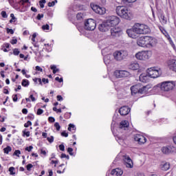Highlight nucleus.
I'll return each instance as SVG.
<instances>
[{
	"label": "nucleus",
	"instance_id": "obj_1",
	"mask_svg": "<svg viewBox=\"0 0 176 176\" xmlns=\"http://www.w3.org/2000/svg\"><path fill=\"white\" fill-rule=\"evenodd\" d=\"M133 30L138 35H146L151 32L149 26L145 24L135 23L133 25Z\"/></svg>",
	"mask_w": 176,
	"mask_h": 176
},
{
	"label": "nucleus",
	"instance_id": "obj_2",
	"mask_svg": "<svg viewBox=\"0 0 176 176\" xmlns=\"http://www.w3.org/2000/svg\"><path fill=\"white\" fill-rule=\"evenodd\" d=\"M116 10L118 16L122 19H125V20H130L131 19V12L126 7L120 6L116 8Z\"/></svg>",
	"mask_w": 176,
	"mask_h": 176
},
{
	"label": "nucleus",
	"instance_id": "obj_3",
	"mask_svg": "<svg viewBox=\"0 0 176 176\" xmlns=\"http://www.w3.org/2000/svg\"><path fill=\"white\" fill-rule=\"evenodd\" d=\"M135 57L137 60H140L141 61H146L152 57V51H142L135 54Z\"/></svg>",
	"mask_w": 176,
	"mask_h": 176
},
{
	"label": "nucleus",
	"instance_id": "obj_4",
	"mask_svg": "<svg viewBox=\"0 0 176 176\" xmlns=\"http://www.w3.org/2000/svg\"><path fill=\"white\" fill-rule=\"evenodd\" d=\"M113 56L116 61H122L129 56L127 50H118L113 52Z\"/></svg>",
	"mask_w": 176,
	"mask_h": 176
},
{
	"label": "nucleus",
	"instance_id": "obj_5",
	"mask_svg": "<svg viewBox=\"0 0 176 176\" xmlns=\"http://www.w3.org/2000/svg\"><path fill=\"white\" fill-rule=\"evenodd\" d=\"M175 87V82L164 81L160 84V89L162 91H170Z\"/></svg>",
	"mask_w": 176,
	"mask_h": 176
},
{
	"label": "nucleus",
	"instance_id": "obj_6",
	"mask_svg": "<svg viewBox=\"0 0 176 176\" xmlns=\"http://www.w3.org/2000/svg\"><path fill=\"white\" fill-rule=\"evenodd\" d=\"M147 74L150 78L155 79L162 75V70L156 67H150L147 69Z\"/></svg>",
	"mask_w": 176,
	"mask_h": 176
},
{
	"label": "nucleus",
	"instance_id": "obj_7",
	"mask_svg": "<svg viewBox=\"0 0 176 176\" xmlns=\"http://www.w3.org/2000/svg\"><path fill=\"white\" fill-rule=\"evenodd\" d=\"M109 27H115L120 23V19L116 16H109L106 21Z\"/></svg>",
	"mask_w": 176,
	"mask_h": 176
},
{
	"label": "nucleus",
	"instance_id": "obj_8",
	"mask_svg": "<svg viewBox=\"0 0 176 176\" xmlns=\"http://www.w3.org/2000/svg\"><path fill=\"white\" fill-rule=\"evenodd\" d=\"M96 21L93 19H87L85 23V28L87 31H94L96 30Z\"/></svg>",
	"mask_w": 176,
	"mask_h": 176
},
{
	"label": "nucleus",
	"instance_id": "obj_9",
	"mask_svg": "<svg viewBox=\"0 0 176 176\" xmlns=\"http://www.w3.org/2000/svg\"><path fill=\"white\" fill-rule=\"evenodd\" d=\"M91 8L92 10H94V12H95V13H97L98 14H105L107 12V9H105V8L101 7L94 3H91Z\"/></svg>",
	"mask_w": 176,
	"mask_h": 176
},
{
	"label": "nucleus",
	"instance_id": "obj_10",
	"mask_svg": "<svg viewBox=\"0 0 176 176\" xmlns=\"http://www.w3.org/2000/svg\"><path fill=\"white\" fill-rule=\"evenodd\" d=\"M122 160L127 168H133V167H134L133 160H131L130 156H129L128 155H122Z\"/></svg>",
	"mask_w": 176,
	"mask_h": 176
},
{
	"label": "nucleus",
	"instance_id": "obj_11",
	"mask_svg": "<svg viewBox=\"0 0 176 176\" xmlns=\"http://www.w3.org/2000/svg\"><path fill=\"white\" fill-rule=\"evenodd\" d=\"M113 75L119 79L120 78H127V76H130V72L126 70H116Z\"/></svg>",
	"mask_w": 176,
	"mask_h": 176
},
{
	"label": "nucleus",
	"instance_id": "obj_12",
	"mask_svg": "<svg viewBox=\"0 0 176 176\" xmlns=\"http://www.w3.org/2000/svg\"><path fill=\"white\" fill-rule=\"evenodd\" d=\"M156 43H157L156 38L146 36V47H154L156 46Z\"/></svg>",
	"mask_w": 176,
	"mask_h": 176
},
{
	"label": "nucleus",
	"instance_id": "obj_13",
	"mask_svg": "<svg viewBox=\"0 0 176 176\" xmlns=\"http://www.w3.org/2000/svg\"><path fill=\"white\" fill-rule=\"evenodd\" d=\"M134 140L138 142L140 145H142L146 142V138L144 136V135L141 133H138L134 135Z\"/></svg>",
	"mask_w": 176,
	"mask_h": 176
},
{
	"label": "nucleus",
	"instance_id": "obj_14",
	"mask_svg": "<svg viewBox=\"0 0 176 176\" xmlns=\"http://www.w3.org/2000/svg\"><path fill=\"white\" fill-rule=\"evenodd\" d=\"M122 34V29L119 27H113L111 29V35L113 38H116Z\"/></svg>",
	"mask_w": 176,
	"mask_h": 176
},
{
	"label": "nucleus",
	"instance_id": "obj_15",
	"mask_svg": "<svg viewBox=\"0 0 176 176\" xmlns=\"http://www.w3.org/2000/svg\"><path fill=\"white\" fill-rule=\"evenodd\" d=\"M131 111V109H130L129 107L123 106L120 108L118 112L121 115V116H126V115H129V113H130Z\"/></svg>",
	"mask_w": 176,
	"mask_h": 176
},
{
	"label": "nucleus",
	"instance_id": "obj_16",
	"mask_svg": "<svg viewBox=\"0 0 176 176\" xmlns=\"http://www.w3.org/2000/svg\"><path fill=\"white\" fill-rule=\"evenodd\" d=\"M126 34L129 38H132L133 39H136V38H138V34H137L135 30H134V26H133L131 29L126 30Z\"/></svg>",
	"mask_w": 176,
	"mask_h": 176
},
{
	"label": "nucleus",
	"instance_id": "obj_17",
	"mask_svg": "<svg viewBox=\"0 0 176 176\" xmlns=\"http://www.w3.org/2000/svg\"><path fill=\"white\" fill-rule=\"evenodd\" d=\"M139 79L140 82H142V83H148V82L151 80V77L148 73H142L140 74Z\"/></svg>",
	"mask_w": 176,
	"mask_h": 176
},
{
	"label": "nucleus",
	"instance_id": "obj_18",
	"mask_svg": "<svg viewBox=\"0 0 176 176\" xmlns=\"http://www.w3.org/2000/svg\"><path fill=\"white\" fill-rule=\"evenodd\" d=\"M137 45L140 47H146V36L139 37L137 39Z\"/></svg>",
	"mask_w": 176,
	"mask_h": 176
},
{
	"label": "nucleus",
	"instance_id": "obj_19",
	"mask_svg": "<svg viewBox=\"0 0 176 176\" xmlns=\"http://www.w3.org/2000/svg\"><path fill=\"white\" fill-rule=\"evenodd\" d=\"M168 67L169 69L176 72V60L174 59L168 60Z\"/></svg>",
	"mask_w": 176,
	"mask_h": 176
},
{
	"label": "nucleus",
	"instance_id": "obj_20",
	"mask_svg": "<svg viewBox=\"0 0 176 176\" xmlns=\"http://www.w3.org/2000/svg\"><path fill=\"white\" fill-rule=\"evenodd\" d=\"M99 31H101L102 32H105L108 31V28H109V25H108V23L107 21L105 22H103L102 24L99 25Z\"/></svg>",
	"mask_w": 176,
	"mask_h": 176
},
{
	"label": "nucleus",
	"instance_id": "obj_21",
	"mask_svg": "<svg viewBox=\"0 0 176 176\" xmlns=\"http://www.w3.org/2000/svg\"><path fill=\"white\" fill-rule=\"evenodd\" d=\"M160 168L162 170V171H167L168 170H170V163L167 162H161Z\"/></svg>",
	"mask_w": 176,
	"mask_h": 176
},
{
	"label": "nucleus",
	"instance_id": "obj_22",
	"mask_svg": "<svg viewBox=\"0 0 176 176\" xmlns=\"http://www.w3.org/2000/svg\"><path fill=\"white\" fill-rule=\"evenodd\" d=\"M129 121L127 120H123L121 121V122L120 123V130H127V129H129Z\"/></svg>",
	"mask_w": 176,
	"mask_h": 176
},
{
	"label": "nucleus",
	"instance_id": "obj_23",
	"mask_svg": "<svg viewBox=\"0 0 176 176\" xmlns=\"http://www.w3.org/2000/svg\"><path fill=\"white\" fill-rule=\"evenodd\" d=\"M140 87H141V84H137L131 87V91L132 94H137L140 93Z\"/></svg>",
	"mask_w": 176,
	"mask_h": 176
},
{
	"label": "nucleus",
	"instance_id": "obj_24",
	"mask_svg": "<svg viewBox=\"0 0 176 176\" xmlns=\"http://www.w3.org/2000/svg\"><path fill=\"white\" fill-rule=\"evenodd\" d=\"M151 89V86L149 85H146V86H141L140 87V91L139 93L140 94H145V93H147V91Z\"/></svg>",
	"mask_w": 176,
	"mask_h": 176
},
{
	"label": "nucleus",
	"instance_id": "obj_25",
	"mask_svg": "<svg viewBox=\"0 0 176 176\" xmlns=\"http://www.w3.org/2000/svg\"><path fill=\"white\" fill-rule=\"evenodd\" d=\"M123 174V170L120 168H116L111 170V175L113 176H121Z\"/></svg>",
	"mask_w": 176,
	"mask_h": 176
},
{
	"label": "nucleus",
	"instance_id": "obj_26",
	"mask_svg": "<svg viewBox=\"0 0 176 176\" xmlns=\"http://www.w3.org/2000/svg\"><path fill=\"white\" fill-rule=\"evenodd\" d=\"M140 69V64L138 63H132L129 65V69H132L133 71H137V69Z\"/></svg>",
	"mask_w": 176,
	"mask_h": 176
},
{
	"label": "nucleus",
	"instance_id": "obj_27",
	"mask_svg": "<svg viewBox=\"0 0 176 176\" xmlns=\"http://www.w3.org/2000/svg\"><path fill=\"white\" fill-rule=\"evenodd\" d=\"M161 151L164 155H170V146L162 147Z\"/></svg>",
	"mask_w": 176,
	"mask_h": 176
},
{
	"label": "nucleus",
	"instance_id": "obj_28",
	"mask_svg": "<svg viewBox=\"0 0 176 176\" xmlns=\"http://www.w3.org/2000/svg\"><path fill=\"white\" fill-rule=\"evenodd\" d=\"M35 38H36V33H34L32 34V45H34V47H37V49H39V45L36 44V41H35Z\"/></svg>",
	"mask_w": 176,
	"mask_h": 176
},
{
	"label": "nucleus",
	"instance_id": "obj_29",
	"mask_svg": "<svg viewBox=\"0 0 176 176\" xmlns=\"http://www.w3.org/2000/svg\"><path fill=\"white\" fill-rule=\"evenodd\" d=\"M104 63L106 65H108L111 63V55L107 54L104 56Z\"/></svg>",
	"mask_w": 176,
	"mask_h": 176
},
{
	"label": "nucleus",
	"instance_id": "obj_30",
	"mask_svg": "<svg viewBox=\"0 0 176 176\" xmlns=\"http://www.w3.org/2000/svg\"><path fill=\"white\" fill-rule=\"evenodd\" d=\"M22 86L23 87H28L30 86V81L27 79H23L21 82Z\"/></svg>",
	"mask_w": 176,
	"mask_h": 176
},
{
	"label": "nucleus",
	"instance_id": "obj_31",
	"mask_svg": "<svg viewBox=\"0 0 176 176\" xmlns=\"http://www.w3.org/2000/svg\"><path fill=\"white\" fill-rule=\"evenodd\" d=\"M51 69L53 72V74H57L60 71L59 69H57V66L56 65H52L50 66Z\"/></svg>",
	"mask_w": 176,
	"mask_h": 176
},
{
	"label": "nucleus",
	"instance_id": "obj_32",
	"mask_svg": "<svg viewBox=\"0 0 176 176\" xmlns=\"http://www.w3.org/2000/svg\"><path fill=\"white\" fill-rule=\"evenodd\" d=\"M116 140L118 141V144H122V142H123V141H124V140H126V138L120 137V135H118L116 138Z\"/></svg>",
	"mask_w": 176,
	"mask_h": 176
},
{
	"label": "nucleus",
	"instance_id": "obj_33",
	"mask_svg": "<svg viewBox=\"0 0 176 176\" xmlns=\"http://www.w3.org/2000/svg\"><path fill=\"white\" fill-rule=\"evenodd\" d=\"M75 130H76V126L74 124H69V127H68V131H74L75 132Z\"/></svg>",
	"mask_w": 176,
	"mask_h": 176
},
{
	"label": "nucleus",
	"instance_id": "obj_34",
	"mask_svg": "<svg viewBox=\"0 0 176 176\" xmlns=\"http://www.w3.org/2000/svg\"><path fill=\"white\" fill-rule=\"evenodd\" d=\"M167 39L172 47L174 49V50H175V44H174V42L173 41V39H171V37L169 36V37H167Z\"/></svg>",
	"mask_w": 176,
	"mask_h": 176
},
{
	"label": "nucleus",
	"instance_id": "obj_35",
	"mask_svg": "<svg viewBox=\"0 0 176 176\" xmlns=\"http://www.w3.org/2000/svg\"><path fill=\"white\" fill-rule=\"evenodd\" d=\"M4 153H6V155L9 154V152H12V147L10 146H8L7 147L3 148Z\"/></svg>",
	"mask_w": 176,
	"mask_h": 176
},
{
	"label": "nucleus",
	"instance_id": "obj_36",
	"mask_svg": "<svg viewBox=\"0 0 176 176\" xmlns=\"http://www.w3.org/2000/svg\"><path fill=\"white\" fill-rule=\"evenodd\" d=\"M169 153H176V147L174 146H169Z\"/></svg>",
	"mask_w": 176,
	"mask_h": 176
},
{
	"label": "nucleus",
	"instance_id": "obj_37",
	"mask_svg": "<svg viewBox=\"0 0 176 176\" xmlns=\"http://www.w3.org/2000/svg\"><path fill=\"white\" fill-rule=\"evenodd\" d=\"M33 82H34V83H38V85H41L42 86V79L39 78H33Z\"/></svg>",
	"mask_w": 176,
	"mask_h": 176
},
{
	"label": "nucleus",
	"instance_id": "obj_38",
	"mask_svg": "<svg viewBox=\"0 0 176 176\" xmlns=\"http://www.w3.org/2000/svg\"><path fill=\"white\" fill-rule=\"evenodd\" d=\"M160 30L164 35V36H166V38H168L170 36V34H168V33L167 32V31H166V30H164V28H161Z\"/></svg>",
	"mask_w": 176,
	"mask_h": 176
},
{
	"label": "nucleus",
	"instance_id": "obj_39",
	"mask_svg": "<svg viewBox=\"0 0 176 176\" xmlns=\"http://www.w3.org/2000/svg\"><path fill=\"white\" fill-rule=\"evenodd\" d=\"M8 171L10 172V175H14L16 173H14V167L11 166L9 168Z\"/></svg>",
	"mask_w": 176,
	"mask_h": 176
},
{
	"label": "nucleus",
	"instance_id": "obj_40",
	"mask_svg": "<svg viewBox=\"0 0 176 176\" xmlns=\"http://www.w3.org/2000/svg\"><path fill=\"white\" fill-rule=\"evenodd\" d=\"M45 3H46V0H41L39 1V5H40V7L43 9V8H45Z\"/></svg>",
	"mask_w": 176,
	"mask_h": 176
},
{
	"label": "nucleus",
	"instance_id": "obj_41",
	"mask_svg": "<svg viewBox=\"0 0 176 176\" xmlns=\"http://www.w3.org/2000/svg\"><path fill=\"white\" fill-rule=\"evenodd\" d=\"M67 152L69 153V155H70V156H74V149L71 147H69L67 148Z\"/></svg>",
	"mask_w": 176,
	"mask_h": 176
},
{
	"label": "nucleus",
	"instance_id": "obj_42",
	"mask_svg": "<svg viewBox=\"0 0 176 176\" xmlns=\"http://www.w3.org/2000/svg\"><path fill=\"white\" fill-rule=\"evenodd\" d=\"M137 0H122V2L124 3H134V2H136Z\"/></svg>",
	"mask_w": 176,
	"mask_h": 176
},
{
	"label": "nucleus",
	"instance_id": "obj_43",
	"mask_svg": "<svg viewBox=\"0 0 176 176\" xmlns=\"http://www.w3.org/2000/svg\"><path fill=\"white\" fill-rule=\"evenodd\" d=\"M56 3H57V0H55V1H52V2H49L48 3V6H49V8H52V7L54 6V5H56Z\"/></svg>",
	"mask_w": 176,
	"mask_h": 176
},
{
	"label": "nucleus",
	"instance_id": "obj_44",
	"mask_svg": "<svg viewBox=\"0 0 176 176\" xmlns=\"http://www.w3.org/2000/svg\"><path fill=\"white\" fill-rule=\"evenodd\" d=\"M54 127H56L57 131H60V129H61V126H60L58 122H55Z\"/></svg>",
	"mask_w": 176,
	"mask_h": 176
},
{
	"label": "nucleus",
	"instance_id": "obj_45",
	"mask_svg": "<svg viewBox=\"0 0 176 176\" xmlns=\"http://www.w3.org/2000/svg\"><path fill=\"white\" fill-rule=\"evenodd\" d=\"M77 19L78 20H82V19L83 18V13L82 12H78L76 15Z\"/></svg>",
	"mask_w": 176,
	"mask_h": 176
},
{
	"label": "nucleus",
	"instance_id": "obj_46",
	"mask_svg": "<svg viewBox=\"0 0 176 176\" xmlns=\"http://www.w3.org/2000/svg\"><path fill=\"white\" fill-rule=\"evenodd\" d=\"M49 28H50V26H49L48 24L43 25L42 26V30H43V31H49Z\"/></svg>",
	"mask_w": 176,
	"mask_h": 176
},
{
	"label": "nucleus",
	"instance_id": "obj_47",
	"mask_svg": "<svg viewBox=\"0 0 176 176\" xmlns=\"http://www.w3.org/2000/svg\"><path fill=\"white\" fill-rule=\"evenodd\" d=\"M20 155H21V151H20V150H16L14 153V155L17 156L18 157H20Z\"/></svg>",
	"mask_w": 176,
	"mask_h": 176
},
{
	"label": "nucleus",
	"instance_id": "obj_48",
	"mask_svg": "<svg viewBox=\"0 0 176 176\" xmlns=\"http://www.w3.org/2000/svg\"><path fill=\"white\" fill-rule=\"evenodd\" d=\"M25 130L23 131V137H30V131H25Z\"/></svg>",
	"mask_w": 176,
	"mask_h": 176
},
{
	"label": "nucleus",
	"instance_id": "obj_49",
	"mask_svg": "<svg viewBox=\"0 0 176 176\" xmlns=\"http://www.w3.org/2000/svg\"><path fill=\"white\" fill-rule=\"evenodd\" d=\"M47 140L48 142L52 144V142H54V137H53V136L48 137V138H47Z\"/></svg>",
	"mask_w": 176,
	"mask_h": 176
},
{
	"label": "nucleus",
	"instance_id": "obj_50",
	"mask_svg": "<svg viewBox=\"0 0 176 176\" xmlns=\"http://www.w3.org/2000/svg\"><path fill=\"white\" fill-rule=\"evenodd\" d=\"M13 54H14V56H19V54H20V51H19V49L15 48V49L13 50Z\"/></svg>",
	"mask_w": 176,
	"mask_h": 176
},
{
	"label": "nucleus",
	"instance_id": "obj_51",
	"mask_svg": "<svg viewBox=\"0 0 176 176\" xmlns=\"http://www.w3.org/2000/svg\"><path fill=\"white\" fill-rule=\"evenodd\" d=\"M30 126H32V122H31V121H28L24 124V127H30Z\"/></svg>",
	"mask_w": 176,
	"mask_h": 176
},
{
	"label": "nucleus",
	"instance_id": "obj_52",
	"mask_svg": "<svg viewBox=\"0 0 176 176\" xmlns=\"http://www.w3.org/2000/svg\"><path fill=\"white\" fill-rule=\"evenodd\" d=\"M32 167H34V165H32V164H29L27 165L26 168L28 171H31V168H32Z\"/></svg>",
	"mask_w": 176,
	"mask_h": 176
},
{
	"label": "nucleus",
	"instance_id": "obj_53",
	"mask_svg": "<svg viewBox=\"0 0 176 176\" xmlns=\"http://www.w3.org/2000/svg\"><path fill=\"white\" fill-rule=\"evenodd\" d=\"M1 14L3 19H8V14L5 11H2Z\"/></svg>",
	"mask_w": 176,
	"mask_h": 176
},
{
	"label": "nucleus",
	"instance_id": "obj_54",
	"mask_svg": "<svg viewBox=\"0 0 176 176\" xmlns=\"http://www.w3.org/2000/svg\"><path fill=\"white\" fill-rule=\"evenodd\" d=\"M59 149L60 151H62V152H64L65 151V146H64V144H60Z\"/></svg>",
	"mask_w": 176,
	"mask_h": 176
},
{
	"label": "nucleus",
	"instance_id": "obj_55",
	"mask_svg": "<svg viewBox=\"0 0 176 176\" xmlns=\"http://www.w3.org/2000/svg\"><path fill=\"white\" fill-rule=\"evenodd\" d=\"M34 149V147L32 146H30L28 147H26L25 148V151H27L28 152H31Z\"/></svg>",
	"mask_w": 176,
	"mask_h": 176
},
{
	"label": "nucleus",
	"instance_id": "obj_56",
	"mask_svg": "<svg viewBox=\"0 0 176 176\" xmlns=\"http://www.w3.org/2000/svg\"><path fill=\"white\" fill-rule=\"evenodd\" d=\"M6 31H7L8 34H11L12 35H13V34H14V31L12 29L7 28Z\"/></svg>",
	"mask_w": 176,
	"mask_h": 176
},
{
	"label": "nucleus",
	"instance_id": "obj_57",
	"mask_svg": "<svg viewBox=\"0 0 176 176\" xmlns=\"http://www.w3.org/2000/svg\"><path fill=\"white\" fill-rule=\"evenodd\" d=\"M35 116H34V114H29L28 116V119H29L30 120H34Z\"/></svg>",
	"mask_w": 176,
	"mask_h": 176
},
{
	"label": "nucleus",
	"instance_id": "obj_58",
	"mask_svg": "<svg viewBox=\"0 0 176 176\" xmlns=\"http://www.w3.org/2000/svg\"><path fill=\"white\" fill-rule=\"evenodd\" d=\"M42 113H43V109H38L37 110L36 115L40 116V115H42Z\"/></svg>",
	"mask_w": 176,
	"mask_h": 176
},
{
	"label": "nucleus",
	"instance_id": "obj_59",
	"mask_svg": "<svg viewBox=\"0 0 176 176\" xmlns=\"http://www.w3.org/2000/svg\"><path fill=\"white\" fill-rule=\"evenodd\" d=\"M48 120H49V122H50L51 123H54V122H56V119H54V117H49V118H48Z\"/></svg>",
	"mask_w": 176,
	"mask_h": 176
},
{
	"label": "nucleus",
	"instance_id": "obj_60",
	"mask_svg": "<svg viewBox=\"0 0 176 176\" xmlns=\"http://www.w3.org/2000/svg\"><path fill=\"white\" fill-rule=\"evenodd\" d=\"M71 113H66L64 116V117L65 118V119H69V118H71Z\"/></svg>",
	"mask_w": 176,
	"mask_h": 176
},
{
	"label": "nucleus",
	"instance_id": "obj_61",
	"mask_svg": "<svg viewBox=\"0 0 176 176\" xmlns=\"http://www.w3.org/2000/svg\"><path fill=\"white\" fill-rule=\"evenodd\" d=\"M55 80H56L57 82H59V83H63V78H59L58 77H56Z\"/></svg>",
	"mask_w": 176,
	"mask_h": 176
},
{
	"label": "nucleus",
	"instance_id": "obj_62",
	"mask_svg": "<svg viewBox=\"0 0 176 176\" xmlns=\"http://www.w3.org/2000/svg\"><path fill=\"white\" fill-rule=\"evenodd\" d=\"M37 20H41V19H43V14H38L36 16Z\"/></svg>",
	"mask_w": 176,
	"mask_h": 176
},
{
	"label": "nucleus",
	"instance_id": "obj_63",
	"mask_svg": "<svg viewBox=\"0 0 176 176\" xmlns=\"http://www.w3.org/2000/svg\"><path fill=\"white\" fill-rule=\"evenodd\" d=\"M10 43L12 45H16V43H17V38H13L12 40H11Z\"/></svg>",
	"mask_w": 176,
	"mask_h": 176
},
{
	"label": "nucleus",
	"instance_id": "obj_64",
	"mask_svg": "<svg viewBox=\"0 0 176 176\" xmlns=\"http://www.w3.org/2000/svg\"><path fill=\"white\" fill-rule=\"evenodd\" d=\"M36 71H39L40 72H43V69L39 66H36Z\"/></svg>",
	"mask_w": 176,
	"mask_h": 176
}]
</instances>
